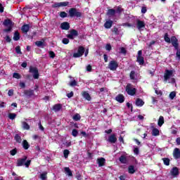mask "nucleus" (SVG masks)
I'll return each mask as SVG.
<instances>
[{"instance_id": "nucleus-13", "label": "nucleus", "mask_w": 180, "mask_h": 180, "mask_svg": "<svg viewBox=\"0 0 180 180\" xmlns=\"http://www.w3.org/2000/svg\"><path fill=\"white\" fill-rule=\"evenodd\" d=\"M70 5V2L63 1L60 3H55L52 5V8H61V6H68Z\"/></svg>"}, {"instance_id": "nucleus-43", "label": "nucleus", "mask_w": 180, "mask_h": 180, "mask_svg": "<svg viewBox=\"0 0 180 180\" xmlns=\"http://www.w3.org/2000/svg\"><path fill=\"white\" fill-rule=\"evenodd\" d=\"M175 96H176V92L175 91H172L169 95V98L172 101L173 99H174Z\"/></svg>"}, {"instance_id": "nucleus-45", "label": "nucleus", "mask_w": 180, "mask_h": 180, "mask_svg": "<svg viewBox=\"0 0 180 180\" xmlns=\"http://www.w3.org/2000/svg\"><path fill=\"white\" fill-rule=\"evenodd\" d=\"M40 178L42 180H46L47 179V172H44L42 174H40Z\"/></svg>"}, {"instance_id": "nucleus-28", "label": "nucleus", "mask_w": 180, "mask_h": 180, "mask_svg": "<svg viewBox=\"0 0 180 180\" xmlns=\"http://www.w3.org/2000/svg\"><path fill=\"white\" fill-rule=\"evenodd\" d=\"M22 148L24 150H29L30 145L29 144V142L26 140H23L22 143Z\"/></svg>"}, {"instance_id": "nucleus-18", "label": "nucleus", "mask_w": 180, "mask_h": 180, "mask_svg": "<svg viewBox=\"0 0 180 180\" xmlns=\"http://www.w3.org/2000/svg\"><path fill=\"white\" fill-rule=\"evenodd\" d=\"M24 94L25 96H27L28 98H31V96H34V90L29 89V90H25Z\"/></svg>"}, {"instance_id": "nucleus-9", "label": "nucleus", "mask_w": 180, "mask_h": 180, "mask_svg": "<svg viewBox=\"0 0 180 180\" xmlns=\"http://www.w3.org/2000/svg\"><path fill=\"white\" fill-rule=\"evenodd\" d=\"M78 37V31L77 30L72 29L70 30V34H68L66 35V37L68 39H70V40H74L75 37Z\"/></svg>"}, {"instance_id": "nucleus-19", "label": "nucleus", "mask_w": 180, "mask_h": 180, "mask_svg": "<svg viewBox=\"0 0 180 180\" xmlns=\"http://www.w3.org/2000/svg\"><path fill=\"white\" fill-rule=\"evenodd\" d=\"M97 163L98 164V167H104L106 163V159L104 158H100L97 159Z\"/></svg>"}, {"instance_id": "nucleus-50", "label": "nucleus", "mask_w": 180, "mask_h": 180, "mask_svg": "<svg viewBox=\"0 0 180 180\" xmlns=\"http://www.w3.org/2000/svg\"><path fill=\"white\" fill-rule=\"evenodd\" d=\"M15 53L17 54H22V51L20 50V46H17L15 47Z\"/></svg>"}, {"instance_id": "nucleus-54", "label": "nucleus", "mask_w": 180, "mask_h": 180, "mask_svg": "<svg viewBox=\"0 0 180 180\" xmlns=\"http://www.w3.org/2000/svg\"><path fill=\"white\" fill-rule=\"evenodd\" d=\"M105 50L110 51V50H112V45H110V44H107L105 45Z\"/></svg>"}, {"instance_id": "nucleus-37", "label": "nucleus", "mask_w": 180, "mask_h": 180, "mask_svg": "<svg viewBox=\"0 0 180 180\" xmlns=\"http://www.w3.org/2000/svg\"><path fill=\"white\" fill-rule=\"evenodd\" d=\"M128 172L129 174H134L136 172V169H134V165H129L128 167Z\"/></svg>"}, {"instance_id": "nucleus-64", "label": "nucleus", "mask_w": 180, "mask_h": 180, "mask_svg": "<svg viewBox=\"0 0 180 180\" xmlns=\"http://www.w3.org/2000/svg\"><path fill=\"white\" fill-rule=\"evenodd\" d=\"M8 96H13V89H10L8 92Z\"/></svg>"}, {"instance_id": "nucleus-23", "label": "nucleus", "mask_w": 180, "mask_h": 180, "mask_svg": "<svg viewBox=\"0 0 180 180\" xmlns=\"http://www.w3.org/2000/svg\"><path fill=\"white\" fill-rule=\"evenodd\" d=\"M119 161H120V162H121V164H127V162H129L127 158L124 155H122L119 158Z\"/></svg>"}, {"instance_id": "nucleus-58", "label": "nucleus", "mask_w": 180, "mask_h": 180, "mask_svg": "<svg viewBox=\"0 0 180 180\" xmlns=\"http://www.w3.org/2000/svg\"><path fill=\"white\" fill-rule=\"evenodd\" d=\"M77 81L76 80H73L72 82H70V86H77Z\"/></svg>"}, {"instance_id": "nucleus-10", "label": "nucleus", "mask_w": 180, "mask_h": 180, "mask_svg": "<svg viewBox=\"0 0 180 180\" xmlns=\"http://www.w3.org/2000/svg\"><path fill=\"white\" fill-rule=\"evenodd\" d=\"M136 61L139 63V65H144V57H143V51L140 50L138 51Z\"/></svg>"}, {"instance_id": "nucleus-11", "label": "nucleus", "mask_w": 180, "mask_h": 180, "mask_svg": "<svg viewBox=\"0 0 180 180\" xmlns=\"http://www.w3.org/2000/svg\"><path fill=\"white\" fill-rule=\"evenodd\" d=\"M118 67H119V64L116 60H111L108 64V68L111 71H116Z\"/></svg>"}, {"instance_id": "nucleus-25", "label": "nucleus", "mask_w": 180, "mask_h": 180, "mask_svg": "<svg viewBox=\"0 0 180 180\" xmlns=\"http://www.w3.org/2000/svg\"><path fill=\"white\" fill-rule=\"evenodd\" d=\"M112 25H113V21L112 20H109L104 23V27L105 29H110Z\"/></svg>"}, {"instance_id": "nucleus-24", "label": "nucleus", "mask_w": 180, "mask_h": 180, "mask_svg": "<svg viewBox=\"0 0 180 180\" xmlns=\"http://www.w3.org/2000/svg\"><path fill=\"white\" fill-rule=\"evenodd\" d=\"M63 108V105L58 103L53 106L52 110H54L55 112H60Z\"/></svg>"}, {"instance_id": "nucleus-49", "label": "nucleus", "mask_w": 180, "mask_h": 180, "mask_svg": "<svg viewBox=\"0 0 180 180\" xmlns=\"http://www.w3.org/2000/svg\"><path fill=\"white\" fill-rule=\"evenodd\" d=\"M59 16H60V18H67V16H68V14H67V13H65V11H62V12L60 13Z\"/></svg>"}, {"instance_id": "nucleus-21", "label": "nucleus", "mask_w": 180, "mask_h": 180, "mask_svg": "<svg viewBox=\"0 0 180 180\" xmlns=\"http://www.w3.org/2000/svg\"><path fill=\"white\" fill-rule=\"evenodd\" d=\"M115 100L117 102H119V103H123V102H124V96H123V94H118L115 97Z\"/></svg>"}, {"instance_id": "nucleus-36", "label": "nucleus", "mask_w": 180, "mask_h": 180, "mask_svg": "<svg viewBox=\"0 0 180 180\" xmlns=\"http://www.w3.org/2000/svg\"><path fill=\"white\" fill-rule=\"evenodd\" d=\"M136 71L131 70V72L129 73L130 79L134 80L136 79Z\"/></svg>"}, {"instance_id": "nucleus-51", "label": "nucleus", "mask_w": 180, "mask_h": 180, "mask_svg": "<svg viewBox=\"0 0 180 180\" xmlns=\"http://www.w3.org/2000/svg\"><path fill=\"white\" fill-rule=\"evenodd\" d=\"M62 43L63 44H68V43H70L69 38H63V40H62Z\"/></svg>"}, {"instance_id": "nucleus-62", "label": "nucleus", "mask_w": 180, "mask_h": 180, "mask_svg": "<svg viewBox=\"0 0 180 180\" xmlns=\"http://www.w3.org/2000/svg\"><path fill=\"white\" fill-rule=\"evenodd\" d=\"M86 71H88V72H91V71H92V66L91 65H88L86 66Z\"/></svg>"}, {"instance_id": "nucleus-53", "label": "nucleus", "mask_w": 180, "mask_h": 180, "mask_svg": "<svg viewBox=\"0 0 180 180\" xmlns=\"http://www.w3.org/2000/svg\"><path fill=\"white\" fill-rule=\"evenodd\" d=\"M134 154H135V155H139V154H140V150H139V148H134Z\"/></svg>"}, {"instance_id": "nucleus-47", "label": "nucleus", "mask_w": 180, "mask_h": 180, "mask_svg": "<svg viewBox=\"0 0 180 180\" xmlns=\"http://www.w3.org/2000/svg\"><path fill=\"white\" fill-rule=\"evenodd\" d=\"M72 136H73V137H77V136H78V130H77V129H72Z\"/></svg>"}, {"instance_id": "nucleus-17", "label": "nucleus", "mask_w": 180, "mask_h": 180, "mask_svg": "<svg viewBox=\"0 0 180 180\" xmlns=\"http://www.w3.org/2000/svg\"><path fill=\"white\" fill-rule=\"evenodd\" d=\"M70 22H63L60 24V29L62 30H70Z\"/></svg>"}, {"instance_id": "nucleus-4", "label": "nucleus", "mask_w": 180, "mask_h": 180, "mask_svg": "<svg viewBox=\"0 0 180 180\" xmlns=\"http://www.w3.org/2000/svg\"><path fill=\"white\" fill-rule=\"evenodd\" d=\"M29 72L32 75L34 79H39L40 75L39 74V69L37 68L30 66Z\"/></svg>"}, {"instance_id": "nucleus-56", "label": "nucleus", "mask_w": 180, "mask_h": 180, "mask_svg": "<svg viewBox=\"0 0 180 180\" xmlns=\"http://www.w3.org/2000/svg\"><path fill=\"white\" fill-rule=\"evenodd\" d=\"M120 51L122 54H126V53H127V51H126V48L124 47H121Z\"/></svg>"}, {"instance_id": "nucleus-20", "label": "nucleus", "mask_w": 180, "mask_h": 180, "mask_svg": "<svg viewBox=\"0 0 180 180\" xmlns=\"http://www.w3.org/2000/svg\"><path fill=\"white\" fill-rule=\"evenodd\" d=\"M82 96H83V98H84V99H86V101H91L92 97H91V95H89V93H88V91H83L82 92Z\"/></svg>"}, {"instance_id": "nucleus-44", "label": "nucleus", "mask_w": 180, "mask_h": 180, "mask_svg": "<svg viewBox=\"0 0 180 180\" xmlns=\"http://www.w3.org/2000/svg\"><path fill=\"white\" fill-rule=\"evenodd\" d=\"M63 155H64L65 158H68V155H70V150L68 149L64 150Z\"/></svg>"}, {"instance_id": "nucleus-57", "label": "nucleus", "mask_w": 180, "mask_h": 180, "mask_svg": "<svg viewBox=\"0 0 180 180\" xmlns=\"http://www.w3.org/2000/svg\"><path fill=\"white\" fill-rule=\"evenodd\" d=\"M49 57L51 58H54V57H56V53H54V51H49Z\"/></svg>"}, {"instance_id": "nucleus-5", "label": "nucleus", "mask_w": 180, "mask_h": 180, "mask_svg": "<svg viewBox=\"0 0 180 180\" xmlns=\"http://www.w3.org/2000/svg\"><path fill=\"white\" fill-rule=\"evenodd\" d=\"M85 53V48L82 46L78 47L77 52L73 53V57L75 58H79V57H82L84 53Z\"/></svg>"}, {"instance_id": "nucleus-52", "label": "nucleus", "mask_w": 180, "mask_h": 180, "mask_svg": "<svg viewBox=\"0 0 180 180\" xmlns=\"http://www.w3.org/2000/svg\"><path fill=\"white\" fill-rule=\"evenodd\" d=\"M112 33H115V34H119V28L114 27V28L112 30Z\"/></svg>"}, {"instance_id": "nucleus-60", "label": "nucleus", "mask_w": 180, "mask_h": 180, "mask_svg": "<svg viewBox=\"0 0 180 180\" xmlns=\"http://www.w3.org/2000/svg\"><path fill=\"white\" fill-rule=\"evenodd\" d=\"M25 78H26V79H29L30 81L33 80V77H32L31 75H26Z\"/></svg>"}, {"instance_id": "nucleus-39", "label": "nucleus", "mask_w": 180, "mask_h": 180, "mask_svg": "<svg viewBox=\"0 0 180 180\" xmlns=\"http://www.w3.org/2000/svg\"><path fill=\"white\" fill-rule=\"evenodd\" d=\"M162 161L164 162V165L168 167V165H169V162L171 160L168 158H163Z\"/></svg>"}, {"instance_id": "nucleus-1", "label": "nucleus", "mask_w": 180, "mask_h": 180, "mask_svg": "<svg viewBox=\"0 0 180 180\" xmlns=\"http://www.w3.org/2000/svg\"><path fill=\"white\" fill-rule=\"evenodd\" d=\"M171 40L173 47H174L175 50H176V57L178 58V60H180V49L179 43H178V39H176V37L175 36H172Z\"/></svg>"}, {"instance_id": "nucleus-8", "label": "nucleus", "mask_w": 180, "mask_h": 180, "mask_svg": "<svg viewBox=\"0 0 180 180\" xmlns=\"http://www.w3.org/2000/svg\"><path fill=\"white\" fill-rule=\"evenodd\" d=\"M174 72L175 70H166L164 74V82H167L168 79H169V78L174 75Z\"/></svg>"}, {"instance_id": "nucleus-35", "label": "nucleus", "mask_w": 180, "mask_h": 180, "mask_svg": "<svg viewBox=\"0 0 180 180\" xmlns=\"http://www.w3.org/2000/svg\"><path fill=\"white\" fill-rule=\"evenodd\" d=\"M152 136H160V130H158L157 128H153L152 130Z\"/></svg>"}, {"instance_id": "nucleus-59", "label": "nucleus", "mask_w": 180, "mask_h": 180, "mask_svg": "<svg viewBox=\"0 0 180 180\" xmlns=\"http://www.w3.org/2000/svg\"><path fill=\"white\" fill-rule=\"evenodd\" d=\"M5 40L7 43H11V41H12V39H11V37H9V35H7L5 37Z\"/></svg>"}, {"instance_id": "nucleus-22", "label": "nucleus", "mask_w": 180, "mask_h": 180, "mask_svg": "<svg viewBox=\"0 0 180 180\" xmlns=\"http://www.w3.org/2000/svg\"><path fill=\"white\" fill-rule=\"evenodd\" d=\"M21 30L22 33H27L30 30V25L29 24H25L22 26Z\"/></svg>"}, {"instance_id": "nucleus-61", "label": "nucleus", "mask_w": 180, "mask_h": 180, "mask_svg": "<svg viewBox=\"0 0 180 180\" xmlns=\"http://www.w3.org/2000/svg\"><path fill=\"white\" fill-rule=\"evenodd\" d=\"M147 13V7L143 6L141 8V13Z\"/></svg>"}, {"instance_id": "nucleus-38", "label": "nucleus", "mask_w": 180, "mask_h": 180, "mask_svg": "<svg viewBox=\"0 0 180 180\" xmlns=\"http://www.w3.org/2000/svg\"><path fill=\"white\" fill-rule=\"evenodd\" d=\"M65 172L68 175V176H72V172L70 169V167H65Z\"/></svg>"}, {"instance_id": "nucleus-48", "label": "nucleus", "mask_w": 180, "mask_h": 180, "mask_svg": "<svg viewBox=\"0 0 180 180\" xmlns=\"http://www.w3.org/2000/svg\"><path fill=\"white\" fill-rule=\"evenodd\" d=\"M17 153H18V149L16 148H15L14 149L10 151L11 155H13V156L16 155Z\"/></svg>"}, {"instance_id": "nucleus-55", "label": "nucleus", "mask_w": 180, "mask_h": 180, "mask_svg": "<svg viewBox=\"0 0 180 180\" xmlns=\"http://www.w3.org/2000/svg\"><path fill=\"white\" fill-rule=\"evenodd\" d=\"M38 126H39V129H40V130L41 131H44V127H43V125H41V121H39L38 123Z\"/></svg>"}, {"instance_id": "nucleus-29", "label": "nucleus", "mask_w": 180, "mask_h": 180, "mask_svg": "<svg viewBox=\"0 0 180 180\" xmlns=\"http://www.w3.org/2000/svg\"><path fill=\"white\" fill-rule=\"evenodd\" d=\"M13 39L15 41L20 40V34L19 33V31L15 32Z\"/></svg>"}, {"instance_id": "nucleus-16", "label": "nucleus", "mask_w": 180, "mask_h": 180, "mask_svg": "<svg viewBox=\"0 0 180 180\" xmlns=\"http://www.w3.org/2000/svg\"><path fill=\"white\" fill-rule=\"evenodd\" d=\"M109 143H110L111 144H115V143H116V141H117V138H116V134H112L109 137H108V140Z\"/></svg>"}, {"instance_id": "nucleus-2", "label": "nucleus", "mask_w": 180, "mask_h": 180, "mask_svg": "<svg viewBox=\"0 0 180 180\" xmlns=\"http://www.w3.org/2000/svg\"><path fill=\"white\" fill-rule=\"evenodd\" d=\"M27 160V156H24L22 158H20L17 160V167H22V165H25L26 168H29L30 167V164L32 162V160Z\"/></svg>"}, {"instance_id": "nucleus-33", "label": "nucleus", "mask_w": 180, "mask_h": 180, "mask_svg": "<svg viewBox=\"0 0 180 180\" xmlns=\"http://www.w3.org/2000/svg\"><path fill=\"white\" fill-rule=\"evenodd\" d=\"M14 140H15L16 143H22V137L18 134L15 135Z\"/></svg>"}, {"instance_id": "nucleus-7", "label": "nucleus", "mask_w": 180, "mask_h": 180, "mask_svg": "<svg viewBox=\"0 0 180 180\" xmlns=\"http://www.w3.org/2000/svg\"><path fill=\"white\" fill-rule=\"evenodd\" d=\"M3 25L8 27L7 29H4V32L8 33L12 31V20L10 19H6L4 21Z\"/></svg>"}, {"instance_id": "nucleus-63", "label": "nucleus", "mask_w": 180, "mask_h": 180, "mask_svg": "<svg viewBox=\"0 0 180 180\" xmlns=\"http://www.w3.org/2000/svg\"><path fill=\"white\" fill-rule=\"evenodd\" d=\"M67 96H68V98H72V96H74V91H70V93H68V94H67Z\"/></svg>"}, {"instance_id": "nucleus-3", "label": "nucleus", "mask_w": 180, "mask_h": 180, "mask_svg": "<svg viewBox=\"0 0 180 180\" xmlns=\"http://www.w3.org/2000/svg\"><path fill=\"white\" fill-rule=\"evenodd\" d=\"M70 18H82V13L79 11L77 8H71L68 11Z\"/></svg>"}, {"instance_id": "nucleus-42", "label": "nucleus", "mask_w": 180, "mask_h": 180, "mask_svg": "<svg viewBox=\"0 0 180 180\" xmlns=\"http://www.w3.org/2000/svg\"><path fill=\"white\" fill-rule=\"evenodd\" d=\"M8 118L11 120H15V119H16V114L13 113V112H10L8 114Z\"/></svg>"}, {"instance_id": "nucleus-27", "label": "nucleus", "mask_w": 180, "mask_h": 180, "mask_svg": "<svg viewBox=\"0 0 180 180\" xmlns=\"http://www.w3.org/2000/svg\"><path fill=\"white\" fill-rule=\"evenodd\" d=\"M115 15H116V10L113 8H110L108 10V12H107L108 16L111 17V16H115Z\"/></svg>"}, {"instance_id": "nucleus-41", "label": "nucleus", "mask_w": 180, "mask_h": 180, "mask_svg": "<svg viewBox=\"0 0 180 180\" xmlns=\"http://www.w3.org/2000/svg\"><path fill=\"white\" fill-rule=\"evenodd\" d=\"M73 120H75V122H78V120H81V115L78 113L75 114L73 116Z\"/></svg>"}, {"instance_id": "nucleus-32", "label": "nucleus", "mask_w": 180, "mask_h": 180, "mask_svg": "<svg viewBox=\"0 0 180 180\" xmlns=\"http://www.w3.org/2000/svg\"><path fill=\"white\" fill-rule=\"evenodd\" d=\"M164 39H165V41H166V43H172V41L171 38H169V35L168 34L167 32H166L165 34Z\"/></svg>"}, {"instance_id": "nucleus-6", "label": "nucleus", "mask_w": 180, "mask_h": 180, "mask_svg": "<svg viewBox=\"0 0 180 180\" xmlns=\"http://www.w3.org/2000/svg\"><path fill=\"white\" fill-rule=\"evenodd\" d=\"M131 86V84H128L126 86V92L128 95H130L131 96H134L136 95V93L137 92V89L136 88H132L130 87Z\"/></svg>"}, {"instance_id": "nucleus-14", "label": "nucleus", "mask_w": 180, "mask_h": 180, "mask_svg": "<svg viewBox=\"0 0 180 180\" xmlns=\"http://www.w3.org/2000/svg\"><path fill=\"white\" fill-rule=\"evenodd\" d=\"M170 174L172 176H174V178L178 176V175H179V169L176 167H173L170 171Z\"/></svg>"}, {"instance_id": "nucleus-15", "label": "nucleus", "mask_w": 180, "mask_h": 180, "mask_svg": "<svg viewBox=\"0 0 180 180\" xmlns=\"http://www.w3.org/2000/svg\"><path fill=\"white\" fill-rule=\"evenodd\" d=\"M173 157L175 160H179L180 158V149L175 148L173 150Z\"/></svg>"}, {"instance_id": "nucleus-46", "label": "nucleus", "mask_w": 180, "mask_h": 180, "mask_svg": "<svg viewBox=\"0 0 180 180\" xmlns=\"http://www.w3.org/2000/svg\"><path fill=\"white\" fill-rule=\"evenodd\" d=\"M13 78H15L16 79H20V78H21L20 74H19L18 72L13 73Z\"/></svg>"}, {"instance_id": "nucleus-26", "label": "nucleus", "mask_w": 180, "mask_h": 180, "mask_svg": "<svg viewBox=\"0 0 180 180\" xmlns=\"http://www.w3.org/2000/svg\"><path fill=\"white\" fill-rule=\"evenodd\" d=\"M35 44L37 47H41V49H44V46H46L44 39H42V41H37Z\"/></svg>"}, {"instance_id": "nucleus-12", "label": "nucleus", "mask_w": 180, "mask_h": 180, "mask_svg": "<svg viewBox=\"0 0 180 180\" xmlns=\"http://www.w3.org/2000/svg\"><path fill=\"white\" fill-rule=\"evenodd\" d=\"M136 28L138 30L146 28V22L143 20H136Z\"/></svg>"}, {"instance_id": "nucleus-40", "label": "nucleus", "mask_w": 180, "mask_h": 180, "mask_svg": "<svg viewBox=\"0 0 180 180\" xmlns=\"http://www.w3.org/2000/svg\"><path fill=\"white\" fill-rule=\"evenodd\" d=\"M124 9L122 8L120 6H117V9L115 10V13H117L118 15H121L122 12H123Z\"/></svg>"}, {"instance_id": "nucleus-31", "label": "nucleus", "mask_w": 180, "mask_h": 180, "mask_svg": "<svg viewBox=\"0 0 180 180\" xmlns=\"http://www.w3.org/2000/svg\"><path fill=\"white\" fill-rule=\"evenodd\" d=\"M22 129L24 130H30V125L26 122H22Z\"/></svg>"}, {"instance_id": "nucleus-30", "label": "nucleus", "mask_w": 180, "mask_h": 180, "mask_svg": "<svg viewBox=\"0 0 180 180\" xmlns=\"http://www.w3.org/2000/svg\"><path fill=\"white\" fill-rule=\"evenodd\" d=\"M135 105L141 108V106L144 105V102L141 100V98H136Z\"/></svg>"}, {"instance_id": "nucleus-34", "label": "nucleus", "mask_w": 180, "mask_h": 180, "mask_svg": "<svg viewBox=\"0 0 180 180\" xmlns=\"http://www.w3.org/2000/svg\"><path fill=\"white\" fill-rule=\"evenodd\" d=\"M158 124L159 127H161L162 124H164V117L163 116H160L159 120L158 121Z\"/></svg>"}]
</instances>
